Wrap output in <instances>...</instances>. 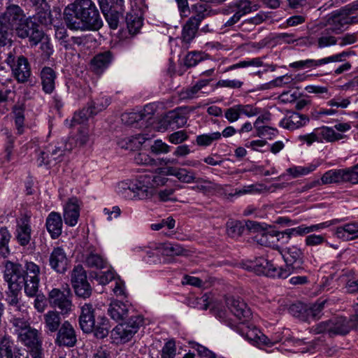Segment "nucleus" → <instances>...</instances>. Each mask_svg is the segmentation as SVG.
Segmentation results:
<instances>
[{"instance_id":"obj_60","label":"nucleus","mask_w":358,"mask_h":358,"mask_svg":"<svg viewBox=\"0 0 358 358\" xmlns=\"http://www.w3.org/2000/svg\"><path fill=\"white\" fill-rule=\"evenodd\" d=\"M348 54L345 52H343L339 54L334 55L321 59H318L319 66H322L323 64H326L330 62H342L345 59Z\"/></svg>"},{"instance_id":"obj_33","label":"nucleus","mask_w":358,"mask_h":358,"mask_svg":"<svg viewBox=\"0 0 358 358\" xmlns=\"http://www.w3.org/2000/svg\"><path fill=\"white\" fill-rule=\"evenodd\" d=\"M209 8V5L206 3L199 2L196 3L190 9L189 19L199 24L201 21L208 15Z\"/></svg>"},{"instance_id":"obj_22","label":"nucleus","mask_w":358,"mask_h":358,"mask_svg":"<svg viewBox=\"0 0 358 358\" xmlns=\"http://www.w3.org/2000/svg\"><path fill=\"white\" fill-rule=\"evenodd\" d=\"M329 333L335 334H345L355 328V324L345 317L338 316L329 321Z\"/></svg>"},{"instance_id":"obj_24","label":"nucleus","mask_w":358,"mask_h":358,"mask_svg":"<svg viewBox=\"0 0 358 358\" xmlns=\"http://www.w3.org/2000/svg\"><path fill=\"white\" fill-rule=\"evenodd\" d=\"M42 90L45 94H52L55 88L57 73L50 67H44L41 71Z\"/></svg>"},{"instance_id":"obj_29","label":"nucleus","mask_w":358,"mask_h":358,"mask_svg":"<svg viewBox=\"0 0 358 358\" xmlns=\"http://www.w3.org/2000/svg\"><path fill=\"white\" fill-rule=\"evenodd\" d=\"M319 143L334 142L343 138L344 136L340 133L336 132L333 127H322L317 128Z\"/></svg>"},{"instance_id":"obj_18","label":"nucleus","mask_w":358,"mask_h":358,"mask_svg":"<svg viewBox=\"0 0 358 358\" xmlns=\"http://www.w3.org/2000/svg\"><path fill=\"white\" fill-rule=\"evenodd\" d=\"M162 122L163 125L158 128V130L161 131L168 129H176L182 127L187 123V119L178 111L172 110L167 113Z\"/></svg>"},{"instance_id":"obj_20","label":"nucleus","mask_w":358,"mask_h":358,"mask_svg":"<svg viewBox=\"0 0 358 358\" xmlns=\"http://www.w3.org/2000/svg\"><path fill=\"white\" fill-rule=\"evenodd\" d=\"M94 315L92 306L85 303L81 306L79 323L82 330L85 333L92 332L94 328Z\"/></svg>"},{"instance_id":"obj_15","label":"nucleus","mask_w":358,"mask_h":358,"mask_svg":"<svg viewBox=\"0 0 358 358\" xmlns=\"http://www.w3.org/2000/svg\"><path fill=\"white\" fill-rule=\"evenodd\" d=\"M80 204L76 198L70 199L63 207V217L64 222L69 227H75L80 217Z\"/></svg>"},{"instance_id":"obj_32","label":"nucleus","mask_w":358,"mask_h":358,"mask_svg":"<svg viewBox=\"0 0 358 358\" xmlns=\"http://www.w3.org/2000/svg\"><path fill=\"white\" fill-rule=\"evenodd\" d=\"M110 61L111 55L109 52L99 54L92 60V68L96 73H100L108 66Z\"/></svg>"},{"instance_id":"obj_61","label":"nucleus","mask_w":358,"mask_h":358,"mask_svg":"<svg viewBox=\"0 0 358 358\" xmlns=\"http://www.w3.org/2000/svg\"><path fill=\"white\" fill-rule=\"evenodd\" d=\"M227 233L231 237H236L241 233L240 223L237 221H229L227 223Z\"/></svg>"},{"instance_id":"obj_10","label":"nucleus","mask_w":358,"mask_h":358,"mask_svg":"<svg viewBox=\"0 0 358 358\" xmlns=\"http://www.w3.org/2000/svg\"><path fill=\"white\" fill-rule=\"evenodd\" d=\"M71 282L76 295L84 299L90 297L91 287L87 282L85 271L81 266H76L71 274Z\"/></svg>"},{"instance_id":"obj_58","label":"nucleus","mask_w":358,"mask_h":358,"mask_svg":"<svg viewBox=\"0 0 358 358\" xmlns=\"http://www.w3.org/2000/svg\"><path fill=\"white\" fill-rule=\"evenodd\" d=\"M169 149L170 146L161 140H156L150 146L151 152L156 155L168 153Z\"/></svg>"},{"instance_id":"obj_5","label":"nucleus","mask_w":358,"mask_h":358,"mask_svg":"<svg viewBox=\"0 0 358 358\" xmlns=\"http://www.w3.org/2000/svg\"><path fill=\"white\" fill-rule=\"evenodd\" d=\"M31 23V20H27L18 6L8 7L0 15V45H5L10 41L9 31L15 30L19 37L27 38L29 35L28 28Z\"/></svg>"},{"instance_id":"obj_44","label":"nucleus","mask_w":358,"mask_h":358,"mask_svg":"<svg viewBox=\"0 0 358 358\" xmlns=\"http://www.w3.org/2000/svg\"><path fill=\"white\" fill-rule=\"evenodd\" d=\"M92 276L100 285H106L112 280L115 279V272L111 269H109L106 271H100L94 272L92 274Z\"/></svg>"},{"instance_id":"obj_42","label":"nucleus","mask_w":358,"mask_h":358,"mask_svg":"<svg viewBox=\"0 0 358 358\" xmlns=\"http://www.w3.org/2000/svg\"><path fill=\"white\" fill-rule=\"evenodd\" d=\"M27 20H31L32 23L30 26L37 25H48L52 22L50 13L48 11H39L33 17L27 18Z\"/></svg>"},{"instance_id":"obj_26","label":"nucleus","mask_w":358,"mask_h":358,"mask_svg":"<svg viewBox=\"0 0 358 358\" xmlns=\"http://www.w3.org/2000/svg\"><path fill=\"white\" fill-rule=\"evenodd\" d=\"M335 236L343 241H347L358 238V222H350L338 227Z\"/></svg>"},{"instance_id":"obj_25","label":"nucleus","mask_w":358,"mask_h":358,"mask_svg":"<svg viewBox=\"0 0 358 358\" xmlns=\"http://www.w3.org/2000/svg\"><path fill=\"white\" fill-rule=\"evenodd\" d=\"M31 228L30 220L27 217H22L17 222L16 237L21 245H27L31 239Z\"/></svg>"},{"instance_id":"obj_59","label":"nucleus","mask_w":358,"mask_h":358,"mask_svg":"<svg viewBox=\"0 0 358 358\" xmlns=\"http://www.w3.org/2000/svg\"><path fill=\"white\" fill-rule=\"evenodd\" d=\"M176 221L171 217H169L165 220H162L159 223H155L151 224V229L155 231H158L164 227H167L168 229H172L175 227Z\"/></svg>"},{"instance_id":"obj_36","label":"nucleus","mask_w":358,"mask_h":358,"mask_svg":"<svg viewBox=\"0 0 358 358\" xmlns=\"http://www.w3.org/2000/svg\"><path fill=\"white\" fill-rule=\"evenodd\" d=\"M199 24L189 19L187 22L183 27L182 33V41L185 44L186 48L187 45L193 40L197 31Z\"/></svg>"},{"instance_id":"obj_39","label":"nucleus","mask_w":358,"mask_h":358,"mask_svg":"<svg viewBox=\"0 0 358 358\" xmlns=\"http://www.w3.org/2000/svg\"><path fill=\"white\" fill-rule=\"evenodd\" d=\"M85 262L89 266L97 268H103L107 264L106 259L95 251L91 252L87 255Z\"/></svg>"},{"instance_id":"obj_46","label":"nucleus","mask_w":358,"mask_h":358,"mask_svg":"<svg viewBox=\"0 0 358 358\" xmlns=\"http://www.w3.org/2000/svg\"><path fill=\"white\" fill-rule=\"evenodd\" d=\"M305 91L310 94H315L323 99H328L331 96L329 88L327 86L309 85L305 87Z\"/></svg>"},{"instance_id":"obj_6","label":"nucleus","mask_w":358,"mask_h":358,"mask_svg":"<svg viewBox=\"0 0 358 358\" xmlns=\"http://www.w3.org/2000/svg\"><path fill=\"white\" fill-rule=\"evenodd\" d=\"M143 324L140 316H134L127 322L117 324L110 334L113 342L116 344L125 343L131 340Z\"/></svg>"},{"instance_id":"obj_51","label":"nucleus","mask_w":358,"mask_h":358,"mask_svg":"<svg viewBox=\"0 0 358 358\" xmlns=\"http://www.w3.org/2000/svg\"><path fill=\"white\" fill-rule=\"evenodd\" d=\"M351 103V100L349 97L335 96L327 102V105L329 107L335 108H341L342 109L347 108Z\"/></svg>"},{"instance_id":"obj_62","label":"nucleus","mask_w":358,"mask_h":358,"mask_svg":"<svg viewBox=\"0 0 358 358\" xmlns=\"http://www.w3.org/2000/svg\"><path fill=\"white\" fill-rule=\"evenodd\" d=\"M34 302L35 309L39 312L43 313L47 307V299L43 294H36Z\"/></svg>"},{"instance_id":"obj_27","label":"nucleus","mask_w":358,"mask_h":358,"mask_svg":"<svg viewBox=\"0 0 358 358\" xmlns=\"http://www.w3.org/2000/svg\"><path fill=\"white\" fill-rule=\"evenodd\" d=\"M155 250L157 254L167 257L182 255L185 252L180 245L172 243L158 244L155 246Z\"/></svg>"},{"instance_id":"obj_3","label":"nucleus","mask_w":358,"mask_h":358,"mask_svg":"<svg viewBox=\"0 0 358 358\" xmlns=\"http://www.w3.org/2000/svg\"><path fill=\"white\" fill-rule=\"evenodd\" d=\"M66 26L73 30H98L103 25L99 12L92 0H75L64 11Z\"/></svg>"},{"instance_id":"obj_21","label":"nucleus","mask_w":358,"mask_h":358,"mask_svg":"<svg viewBox=\"0 0 358 358\" xmlns=\"http://www.w3.org/2000/svg\"><path fill=\"white\" fill-rule=\"evenodd\" d=\"M308 122V119L297 113H287L284 118H282L279 125L288 130H295L304 126Z\"/></svg>"},{"instance_id":"obj_63","label":"nucleus","mask_w":358,"mask_h":358,"mask_svg":"<svg viewBox=\"0 0 358 358\" xmlns=\"http://www.w3.org/2000/svg\"><path fill=\"white\" fill-rule=\"evenodd\" d=\"M345 182L358 183V164L352 169H345Z\"/></svg>"},{"instance_id":"obj_35","label":"nucleus","mask_w":358,"mask_h":358,"mask_svg":"<svg viewBox=\"0 0 358 358\" xmlns=\"http://www.w3.org/2000/svg\"><path fill=\"white\" fill-rule=\"evenodd\" d=\"M44 322L45 327L51 332H55L58 330L61 324L59 313L55 310H49L44 315Z\"/></svg>"},{"instance_id":"obj_12","label":"nucleus","mask_w":358,"mask_h":358,"mask_svg":"<svg viewBox=\"0 0 358 358\" xmlns=\"http://www.w3.org/2000/svg\"><path fill=\"white\" fill-rule=\"evenodd\" d=\"M110 104L107 98H103L100 102L93 103L88 108H84L78 113H75L73 117V126L83 125L88 118L96 115L98 112L105 109Z\"/></svg>"},{"instance_id":"obj_53","label":"nucleus","mask_w":358,"mask_h":358,"mask_svg":"<svg viewBox=\"0 0 358 358\" xmlns=\"http://www.w3.org/2000/svg\"><path fill=\"white\" fill-rule=\"evenodd\" d=\"M241 116L239 104L234 105L224 111V117L229 122L232 123L238 121Z\"/></svg>"},{"instance_id":"obj_19","label":"nucleus","mask_w":358,"mask_h":358,"mask_svg":"<svg viewBox=\"0 0 358 358\" xmlns=\"http://www.w3.org/2000/svg\"><path fill=\"white\" fill-rule=\"evenodd\" d=\"M18 339L27 348L29 351L34 350L36 352V349H39L41 346L40 334L36 329L32 327L28 328V330L24 332L22 331V334H19Z\"/></svg>"},{"instance_id":"obj_43","label":"nucleus","mask_w":358,"mask_h":358,"mask_svg":"<svg viewBox=\"0 0 358 358\" xmlns=\"http://www.w3.org/2000/svg\"><path fill=\"white\" fill-rule=\"evenodd\" d=\"M13 343L9 338L4 337L0 342V358H13Z\"/></svg>"},{"instance_id":"obj_57","label":"nucleus","mask_w":358,"mask_h":358,"mask_svg":"<svg viewBox=\"0 0 358 358\" xmlns=\"http://www.w3.org/2000/svg\"><path fill=\"white\" fill-rule=\"evenodd\" d=\"M176 344L173 341L166 342L162 350V358H174L176 356Z\"/></svg>"},{"instance_id":"obj_54","label":"nucleus","mask_w":358,"mask_h":358,"mask_svg":"<svg viewBox=\"0 0 358 358\" xmlns=\"http://www.w3.org/2000/svg\"><path fill=\"white\" fill-rule=\"evenodd\" d=\"M241 115L248 117H252L258 115L261 113V108L253 104H239Z\"/></svg>"},{"instance_id":"obj_28","label":"nucleus","mask_w":358,"mask_h":358,"mask_svg":"<svg viewBox=\"0 0 358 358\" xmlns=\"http://www.w3.org/2000/svg\"><path fill=\"white\" fill-rule=\"evenodd\" d=\"M321 162L319 160H314L306 166H292L286 170L287 174L296 178L306 176L320 166Z\"/></svg>"},{"instance_id":"obj_48","label":"nucleus","mask_w":358,"mask_h":358,"mask_svg":"<svg viewBox=\"0 0 358 358\" xmlns=\"http://www.w3.org/2000/svg\"><path fill=\"white\" fill-rule=\"evenodd\" d=\"M305 245L308 247H314L321 245L323 243H326L327 245H329V243L326 240L324 235L322 234H310L308 235L305 238Z\"/></svg>"},{"instance_id":"obj_23","label":"nucleus","mask_w":358,"mask_h":358,"mask_svg":"<svg viewBox=\"0 0 358 358\" xmlns=\"http://www.w3.org/2000/svg\"><path fill=\"white\" fill-rule=\"evenodd\" d=\"M46 228L52 238H58L62 232L63 222L61 215L52 211L46 218Z\"/></svg>"},{"instance_id":"obj_40","label":"nucleus","mask_w":358,"mask_h":358,"mask_svg":"<svg viewBox=\"0 0 358 358\" xmlns=\"http://www.w3.org/2000/svg\"><path fill=\"white\" fill-rule=\"evenodd\" d=\"M264 189V187L262 184H252L244 185L242 187L235 189L234 195L243 196L245 194H255L260 193Z\"/></svg>"},{"instance_id":"obj_9","label":"nucleus","mask_w":358,"mask_h":358,"mask_svg":"<svg viewBox=\"0 0 358 358\" xmlns=\"http://www.w3.org/2000/svg\"><path fill=\"white\" fill-rule=\"evenodd\" d=\"M358 10V2L348 5L339 11L333 13L328 19L329 29L336 33L341 31L349 24L356 23L358 19L352 16V11Z\"/></svg>"},{"instance_id":"obj_47","label":"nucleus","mask_w":358,"mask_h":358,"mask_svg":"<svg viewBox=\"0 0 358 358\" xmlns=\"http://www.w3.org/2000/svg\"><path fill=\"white\" fill-rule=\"evenodd\" d=\"M207 58V55L201 52H192L188 53L185 59V64L187 66L192 67L196 66L199 62Z\"/></svg>"},{"instance_id":"obj_2","label":"nucleus","mask_w":358,"mask_h":358,"mask_svg":"<svg viewBox=\"0 0 358 358\" xmlns=\"http://www.w3.org/2000/svg\"><path fill=\"white\" fill-rule=\"evenodd\" d=\"M24 268L26 275L20 264L8 261L5 264L3 278L8 285L6 300L9 306L19 311L21 310L19 299L22 286L27 296L32 297L37 293L39 285V266L32 262H26Z\"/></svg>"},{"instance_id":"obj_49","label":"nucleus","mask_w":358,"mask_h":358,"mask_svg":"<svg viewBox=\"0 0 358 358\" xmlns=\"http://www.w3.org/2000/svg\"><path fill=\"white\" fill-rule=\"evenodd\" d=\"M15 123L19 134H22L24 126V108L22 106H15L13 108Z\"/></svg>"},{"instance_id":"obj_13","label":"nucleus","mask_w":358,"mask_h":358,"mask_svg":"<svg viewBox=\"0 0 358 358\" xmlns=\"http://www.w3.org/2000/svg\"><path fill=\"white\" fill-rule=\"evenodd\" d=\"M6 62L12 68L13 75L18 82L24 83L28 80L31 75V71L26 58L20 57L15 62L14 57L10 54Z\"/></svg>"},{"instance_id":"obj_1","label":"nucleus","mask_w":358,"mask_h":358,"mask_svg":"<svg viewBox=\"0 0 358 358\" xmlns=\"http://www.w3.org/2000/svg\"><path fill=\"white\" fill-rule=\"evenodd\" d=\"M165 176H174L181 182L187 184L199 182L201 180L196 177L195 172L192 170L167 166L159 169V171L146 172L134 180L120 182L117 185L116 191L128 199H150L155 195L157 187L167 182L168 179Z\"/></svg>"},{"instance_id":"obj_55","label":"nucleus","mask_w":358,"mask_h":358,"mask_svg":"<svg viewBox=\"0 0 358 358\" xmlns=\"http://www.w3.org/2000/svg\"><path fill=\"white\" fill-rule=\"evenodd\" d=\"M289 66L292 68H296L299 69L316 68L317 66H319L318 59L300 60L291 63L289 64Z\"/></svg>"},{"instance_id":"obj_45","label":"nucleus","mask_w":358,"mask_h":358,"mask_svg":"<svg viewBox=\"0 0 358 358\" xmlns=\"http://www.w3.org/2000/svg\"><path fill=\"white\" fill-rule=\"evenodd\" d=\"M127 28L131 34H137L143 25L142 18L139 16L127 15Z\"/></svg>"},{"instance_id":"obj_4","label":"nucleus","mask_w":358,"mask_h":358,"mask_svg":"<svg viewBox=\"0 0 358 358\" xmlns=\"http://www.w3.org/2000/svg\"><path fill=\"white\" fill-rule=\"evenodd\" d=\"M227 304L236 321L231 324L236 327L239 334L250 343L255 345H271L275 341H271L250 322L252 313L247 304L237 297H229Z\"/></svg>"},{"instance_id":"obj_50","label":"nucleus","mask_w":358,"mask_h":358,"mask_svg":"<svg viewBox=\"0 0 358 358\" xmlns=\"http://www.w3.org/2000/svg\"><path fill=\"white\" fill-rule=\"evenodd\" d=\"M28 30L29 35L27 37L29 36L30 40L34 42V45H36L38 43L42 41L43 38L47 37L44 35L43 31L40 29L39 25L29 26Z\"/></svg>"},{"instance_id":"obj_7","label":"nucleus","mask_w":358,"mask_h":358,"mask_svg":"<svg viewBox=\"0 0 358 358\" xmlns=\"http://www.w3.org/2000/svg\"><path fill=\"white\" fill-rule=\"evenodd\" d=\"M73 149L71 142L61 141L55 144L49 145L45 151H40L38 161L40 165L50 164L52 161L60 162L64 156Z\"/></svg>"},{"instance_id":"obj_52","label":"nucleus","mask_w":358,"mask_h":358,"mask_svg":"<svg viewBox=\"0 0 358 358\" xmlns=\"http://www.w3.org/2000/svg\"><path fill=\"white\" fill-rule=\"evenodd\" d=\"M11 323L15 328V331L19 336V334H22L28 330V328H31L29 322L24 318L15 317L12 320Z\"/></svg>"},{"instance_id":"obj_34","label":"nucleus","mask_w":358,"mask_h":358,"mask_svg":"<svg viewBox=\"0 0 358 358\" xmlns=\"http://www.w3.org/2000/svg\"><path fill=\"white\" fill-rule=\"evenodd\" d=\"M103 13L106 20L112 29H116L118 27L120 17L123 12H120L117 10H113L112 8L108 10V1L104 3V8L100 7Z\"/></svg>"},{"instance_id":"obj_31","label":"nucleus","mask_w":358,"mask_h":358,"mask_svg":"<svg viewBox=\"0 0 358 358\" xmlns=\"http://www.w3.org/2000/svg\"><path fill=\"white\" fill-rule=\"evenodd\" d=\"M108 313L113 320L118 321L127 315L128 306L121 301H114L110 303Z\"/></svg>"},{"instance_id":"obj_37","label":"nucleus","mask_w":358,"mask_h":358,"mask_svg":"<svg viewBox=\"0 0 358 358\" xmlns=\"http://www.w3.org/2000/svg\"><path fill=\"white\" fill-rule=\"evenodd\" d=\"M220 139H221V133L215 131L197 136L196 142L199 146L207 147L210 145L214 141H219Z\"/></svg>"},{"instance_id":"obj_8","label":"nucleus","mask_w":358,"mask_h":358,"mask_svg":"<svg viewBox=\"0 0 358 358\" xmlns=\"http://www.w3.org/2000/svg\"><path fill=\"white\" fill-rule=\"evenodd\" d=\"M285 262L284 268H279L278 278H286L292 273H297L302 268V252L296 247L292 246L281 252Z\"/></svg>"},{"instance_id":"obj_30","label":"nucleus","mask_w":358,"mask_h":358,"mask_svg":"<svg viewBox=\"0 0 358 358\" xmlns=\"http://www.w3.org/2000/svg\"><path fill=\"white\" fill-rule=\"evenodd\" d=\"M345 169H332L327 171L321 178L323 185L345 182Z\"/></svg>"},{"instance_id":"obj_17","label":"nucleus","mask_w":358,"mask_h":358,"mask_svg":"<svg viewBox=\"0 0 358 358\" xmlns=\"http://www.w3.org/2000/svg\"><path fill=\"white\" fill-rule=\"evenodd\" d=\"M76 343L74 329L69 322H64L58 331L56 343L59 345L72 347Z\"/></svg>"},{"instance_id":"obj_16","label":"nucleus","mask_w":358,"mask_h":358,"mask_svg":"<svg viewBox=\"0 0 358 358\" xmlns=\"http://www.w3.org/2000/svg\"><path fill=\"white\" fill-rule=\"evenodd\" d=\"M50 265L57 273H64L69 267V259L64 250L60 247L53 249L50 255Z\"/></svg>"},{"instance_id":"obj_41","label":"nucleus","mask_w":358,"mask_h":358,"mask_svg":"<svg viewBox=\"0 0 358 358\" xmlns=\"http://www.w3.org/2000/svg\"><path fill=\"white\" fill-rule=\"evenodd\" d=\"M10 239V234L8 229L4 227L0 229V255L6 257L9 254L8 243Z\"/></svg>"},{"instance_id":"obj_11","label":"nucleus","mask_w":358,"mask_h":358,"mask_svg":"<svg viewBox=\"0 0 358 358\" xmlns=\"http://www.w3.org/2000/svg\"><path fill=\"white\" fill-rule=\"evenodd\" d=\"M48 300L51 306L57 307L62 314H67L71 310L72 302L69 291L54 288L49 292Z\"/></svg>"},{"instance_id":"obj_64","label":"nucleus","mask_w":358,"mask_h":358,"mask_svg":"<svg viewBox=\"0 0 358 358\" xmlns=\"http://www.w3.org/2000/svg\"><path fill=\"white\" fill-rule=\"evenodd\" d=\"M89 138L90 135L88 128L85 126H81L79 128V131L77 135V143L80 145H84L88 142Z\"/></svg>"},{"instance_id":"obj_56","label":"nucleus","mask_w":358,"mask_h":358,"mask_svg":"<svg viewBox=\"0 0 358 358\" xmlns=\"http://www.w3.org/2000/svg\"><path fill=\"white\" fill-rule=\"evenodd\" d=\"M294 78L292 75L285 74L272 80L269 85L272 87H283L293 84Z\"/></svg>"},{"instance_id":"obj_14","label":"nucleus","mask_w":358,"mask_h":358,"mask_svg":"<svg viewBox=\"0 0 358 358\" xmlns=\"http://www.w3.org/2000/svg\"><path fill=\"white\" fill-rule=\"evenodd\" d=\"M248 270H252L258 275H265L271 277H278L279 268H276L271 262L264 257H259L245 267Z\"/></svg>"},{"instance_id":"obj_38","label":"nucleus","mask_w":358,"mask_h":358,"mask_svg":"<svg viewBox=\"0 0 358 358\" xmlns=\"http://www.w3.org/2000/svg\"><path fill=\"white\" fill-rule=\"evenodd\" d=\"M234 6L237 9L236 13L241 17L258 9L257 4L252 3L248 0H238Z\"/></svg>"}]
</instances>
